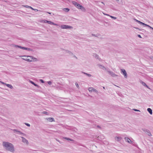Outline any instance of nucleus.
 Segmentation results:
<instances>
[{
  "mask_svg": "<svg viewBox=\"0 0 153 153\" xmlns=\"http://www.w3.org/2000/svg\"><path fill=\"white\" fill-rule=\"evenodd\" d=\"M2 146L7 151L12 152H14L15 149L14 145L11 143L8 142L3 141L2 143Z\"/></svg>",
  "mask_w": 153,
  "mask_h": 153,
  "instance_id": "f257e3e1",
  "label": "nucleus"
},
{
  "mask_svg": "<svg viewBox=\"0 0 153 153\" xmlns=\"http://www.w3.org/2000/svg\"><path fill=\"white\" fill-rule=\"evenodd\" d=\"M20 57H22V59L28 62H31L34 61H36L37 59L35 57H33L32 56H20Z\"/></svg>",
  "mask_w": 153,
  "mask_h": 153,
  "instance_id": "f03ea898",
  "label": "nucleus"
},
{
  "mask_svg": "<svg viewBox=\"0 0 153 153\" xmlns=\"http://www.w3.org/2000/svg\"><path fill=\"white\" fill-rule=\"evenodd\" d=\"M61 28L63 29H71L73 28L72 26L65 25H62L61 26Z\"/></svg>",
  "mask_w": 153,
  "mask_h": 153,
  "instance_id": "7ed1b4c3",
  "label": "nucleus"
},
{
  "mask_svg": "<svg viewBox=\"0 0 153 153\" xmlns=\"http://www.w3.org/2000/svg\"><path fill=\"white\" fill-rule=\"evenodd\" d=\"M76 7L78 9H81L83 11L85 12V9L84 7L79 3L77 4V6H76Z\"/></svg>",
  "mask_w": 153,
  "mask_h": 153,
  "instance_id": "20e7f679",
  "label": "nucleus"
},
{
  "mask_svg": "<svg viewBox=\"0 0 153 153\" xmlns=\"http://www.w3.org/2000/svg\"><path fill=\"white\" fill-rule=\"evenodd\" d=\"M106 71L108 72V74L111 75L112 76H117L118 75L115 74L113 72L111 71L109 69H107Z\"/></svg>",
  "mask_w": 153,
  "mask_h": 153,
  "instance_id": "39448f33",
  "label": "nucleus"
},
{
  "mask_svg": "<svg viewBox=\"0 0 153 153\" xmlns=\"http://www.w3.org/2000/svg\"><path fill=\"white\" fill-rule=\"evenodd\" d=\"M43 21H44L43 22L44 23H48V24H49L50 25H57L56 24H55L51 21H48L46 20H43Z\"/></svg>",
  "mask_w": 153,
  "mask_h": 153,
  "instance_id": "423d86ee",
  "label": "nucleus"
},
{
  "mask_svg": "<svg viewBox=\"0 0 153 153\" xmlns=\"http://www.w3.org/2000/svg\"><path fill=\"white\" fill-rule=\"evenodd\" d=\"M142 130L143 131L145 132L146 134H148V135L149 136H150L152 135L150 131L149 130H147V129H142Z\"/></svg>",
  "mask_w": 153,
  "mask_h": 153,
  "instance_id": "0eeeda50",
  "label": "nucleus"
},
{
  "mask_svg": "<svg viewBox=\"0 0 153 153\" xmlns=\"http://www.w3.org/2000/svg\"><path fill=\"white\" fill-rule=\"evenodd\" d=\"M88 90L90 92H92L94 91L96 93L98 92V91L97 90L92 87H90L88 88Z\"/></svg>",
  "mask_w": 153,
  "mask_h": 153,
  "instance_id": "6e6552de",
  "label": "nucleus"
},
{
  "mask_svg": "<svg viewBox=\"0 0 153 153\" xmlns=\"http://www.w3.org/2000/svg\"><path fill=\"white\" fill-rule=\"evenodd\" d=\"M121 73L123 74L124 75L125 77L126 78L127 76V75L125 70L124 69H121Z\"/></svg>",
  "mask_w": 153,
  "mask_h": 153,
  "instance_id": "1a4fd4ad",
  "label": "nucleus"
},
{
  "mask_svg": "<svg viewBox=\"0 0 153 153\" xmlns=\"http://www.w3.org/2000/svg\"><path fill=\"white\" fill-rule=\"evenodd\" d=\"M21 138L22 139V142L24 143H26L28 145V140H26L25 138L23 137H21Z\"/></svg>",
  "mask_w": 153,
  "mask_h": 153,
  "instance_id": "9d476101",
  "label": "nucleus"
},
{
  "mask_svg": "<svg viewBox=\"0 0 153 153\" xmlns=\"http://www.w3.org/2000/svg\"><path fill=\"white\" fill-rule=\"evenodd\" d=\"M1 83L3 85H6L8 87L11 89L13 88V86L10 84H7L4 83V82H1Z\"/></svg>",
  "mask_w": 153,
  "mask_h": 153,
  "instance_id": "9b49d317",
  "label": "nucleus"
},
{
  "mask_svg": "<svg viewBox=\"0 0 153 153\" xmlns=\"http://www.w3.org/2000/svg\"><path fill=\"white\" fill-rule=\"evenodd\" d=\"M97 66L99 67L100 68L102 69L103 70H105L106 71L107 70V69L104 66L100 65V64H98L97 65Z\"/></svg>",
  "mask_w": 153,
  "mask_h": 153,
  "instance_id": "f8f14e48",
  "label": "nucleus"
},
{
  "mask_svg": "<svg viewBox=\"0 0 153 153\" xmlns=\"http://www.w3.org/2000/svg\"><path fill=\"white\" fill-rule=\"evenodd\" d=\"M122 138L121 137L116 136L115 137V140L117 141H120L121 140Z\"/></svg>",
  "mask_w": 153,
  "mask_h": 153,
  "instance_id": "ddd939ff",
  "label": "nucleus"
},
{
  "mask_svg": "<svg viewBox=\"0 0 153 153\" xmlns=\"http://www.w3.org/2000/svg\"><path fill=\"white\" fill-rule=\"evenodd\" d=\"M46 120L49 121L50 122L55 121V120L54 118L53 117L47 118H46Z\"/></svg>",
  "mask_w": 153,
  "mask_h": 153,
  "instance_id": "4468645a",
  "label": "nucleus"
},
{
  "mask_svg": "<svg viewBox=\"0 0 153 153\" xmlns=\"http://www.w3.org/2000/svg\"><path fill=\"white\" fill-rule=\"evenodd\" d=\"M140 83L142 84L144 86L146 87V88H148V89H150V88L143 81H141L140 82Z\"/></svg>",
  "mask_w": 153,
  "mask_h": 153,
  "instance_id": "2eb2a0df",
  "label": "nucleus"
},
{
  "mask_svg": "<svg viewBox=\"0 0 153 153\" xmlns=\"http://www.w3.org/2000/svg\"><path fill=\"white\" fill-rule=\"evenodd\" d=\"M14 46L16 48H20L23 50H25V49H26L25 47H23L18 45H15Z\"/></svg>",
  "mask_w": 153,
  "mask_h": 153,
  "instance_id": "dca6fc26",
  "label": "nucleus"
},
{
  "mask_svg": "<svg viewBox=\"0 0 153 153\" xmlns=\"http://www.w3.org/2000/svg\"><path fill=\"white\" fill-rule=\"evenodd\" d=\"M124 139L126 142H128L129 143H131L132 142L131 140L128 137H125L124 138Z\"/></svg>",
  "mask_w": 153,
  "mask_h": 153,
  "instance_id": "f3484780",
  "label": "nucleus"
},
{
  "mask_svg": "<svg viewBox=\"0 0 153 153\" xmlns=\"http://www.w3.org/2000/svg\"><path fill=\"white\" fill-rule=\"evenodd\" d=\"M30 82L33 85H34V86H36L38 88H39L40 87L38 85H37V84L35 83L33 81H30Z\"/></svg>",
  "mask_w": 153,
  "mask_h": 153,
  "instance_id": "a211bd4d",
  "label": "nucleus"
},
{
  "mask_svg": "<svg viewBox=\"0 0 153 153\" xmlns=\"http://www.w3.org/2000/svg\"><path fill=\"white\" fill-rule=\"evenodd\" d=\"M93 56L95 57L96 59H99L100 60V58H99V56L96 53H94Z\"/></svg>",
  "mask_w": 153,
  "mask_h": 153,
  "instance_id": "6ab92c4d",
  "label": "nucleus"
},
{
  "mask_svg": "<svg viewBox=\"0 0 153 153\" xmlns=\"http://www.w3.org/2000/svg\"><path fill=\"white\" fill-rule=\"evenodd\" d=\"M147 110L151 114H152V109L151 108H148Z\"/></svg>",
  "mask_w": 153,
  "mask_h": 153,
  "instance_id": "aec40b11",
  "label": "nucleus"
},
{
  "mask_svg": "<svg viewBox=\"0 0 153 153\" xmlns=\"http://www.w3.org/2000/svg\"><path fill=\"white\" fill-rule=\"evenodd\" d=\"M72 3L76 7L78 4V3L75 1H72Z\"/></svg>",
  "mask_w": 153,
  "mask_h": 153,
  "instance_id": "412c9836",
  "label": "nucleus"
},
{
  "mask_svg": "<svg viewBox=\"0 0 153 153\" xmlns=\"http://www.w3.org/2000/svg\"><path fill=\"white\" fill-rule=\"evenodd\" d=\"M63 138L65 139L66 140H70V141H74V140H73L71 139L70 138H68V137H63Z\"/></svg>",
  "mask_w": 153,
  "mask_h": 153,
  "instance_id": "4be33fe9",
  "label": "nucleus"
},
{
  "mask_svg": "<svg viewBox=\"0 0 153 153\" xmlns=\"http://www.w3.org/2000/svg\"><path fill=\"white\" fill-rule=\"evenodd\" d=\"M63 10L66 12H68L70 10V9L68 8H64Z\"/></svg>",
  "mask_w": 153,
  "mask_h": 153,
  "instance_id": "5701e85b",
  "label": "nucleus"
},
{
  "mask_svg": "<svg viewBox=\"0 0 153 153\" xmlns=\"http://www.w3.org/2000/svg\"><path fill=\"white\" fill-rule=\"evenodd\" d=\"M66 51L67 53H68L70 55H72L73 54V53L71 52L68 50H66Z\"/></svg>",
  "mask_w": 153,
  "mask_h": 153,
  "instance_id": "b1692460",
  "label": "nucleus"
},
{
  "mask_svg": "<svg viewBox=\"0 0 153 153\" xmlns=\"http://www.w3.org/2000/svg\"><path fill=\"white\" fill-rule=\"evenodd\" d=\"M82 73L88 76V77H91V75L90 74H87V73H85V72H82Z\"/></svg>",
  "mask_w": 153,
  "mask_h": 153,
  "instance_id": "393cba45",
  "label": "nucleus"
},
{
  "mask_svg": "<svg viewBox=\"0 0 153 153\" xmlns=\"http://www.w3.org/2000/svg\"><path fill=\"white\" fill-rule=\"evenodd\" d=\"M139 24H140V25H144L145 26L146 25V24H145L142 22H140V21H139L138 20V22H137Z\"/></svg>",
  "mask_w": 153,
  "mask_h": 153,
  "instance_id": "a878e982",
  "label": "nucleus"
},
{
  "mask_svg": "<svg viewBox=\"0 0 153 153\" xmlns=\"http://www.w3.org/2000/svg\"><path fill=\"white\" fill-rule=\"evenodd\" d=\"M25 50H27L28 51H32L33 49L30 48H26V49H25Z\"/></svg>",
  "mask_w": 153,
  "mask_h": 153,
  "instance_id": "bb28decb",
  "label": "nucleus"
},
{
  "mask_svg": "<svg viewBox=\"0 0 153 153\" xmlns=\"http://www.w3.org/2000/svg\"><path fill=\"white\" fill-rule=\"evenodd\" d=\"M12 130L14 131V132H15L16 133H19V132L20 131H18V130L16 129H13V130Z\"/></svg>",
  "mask_w": 153,
  "mask_h": 153,
  "instance_id": "cd10ccee",
  "label": "nucleus"
},
{
  "mask_svg": "<svg viewBox=\"0 0 153 153\" xmlns=\"http://www.w3.org/2000/svg\"><path fill=\"white\" fill-rule=\"evenodd\" d=\"M19 133L20 134L22 135H25V134L22 133V132L20 131L19 132Z\"/></svg>",
  "mask_w": 153,
  "mask_h": 153,
  "instance_id": "c85d7f7f",
  "label": "nucleus"
},
{
  "mask_svg": "<svg viewBox=\"0 0 153 153\" xmlns=\"http://www.w3.org/2000/svg\"><path fill=\"white\" fill-rule=\"evenodd\" d=\"M145 26L148 27H149L150 29H152V30H153V28L152 27H151L150 26H149L148 25H147L146 24V25H145Z\"/></svg>",
  "mask_w": 153,
  "mask_h": 153,
  "instance_id": "c756f323",
  "label": "nucleus"
},
{
  "mask_svg": "<svg viewBox=\"0 0 153 153\" xmlns=\"http://www.w3.org/2000/svg\"><path fill=\"white\" fill-rule=\"evenodd\" d=\"M109 16L110 17H111V18L113 19H117V18L113 16H110V15Z\"/></svg>",
  "mask_w": 153,
  "mask_h": 153,
  "instance_id": "7c9ffc66",
  "label": "nucleus"
},
{
  "mask_svg": "<svg viewBox=\"0 0 153 153\" xmlns=\"http://www.w3.org/2000/svg\"><path fill=\"white\" fill-rule=\"evenodd\" d=\"M92 35L93 36H95V37H98V36H99L100 35H96L95 34H92Z\"/></svg>",
  "mask_w": 153,
  "mask_h": 153,
  "instance_id": "2f4dec72",
  "label": "nucleus"
},
{
  "mask_svg": "<svg viewBox=\"0 0 153 153\" xmlns=\"http://www.w3.org/2000/svg\"><path fill=\"white\" fill-rule=\"evenodd\" d=\"M42 113L44 114H46V115H48V112H46V111H44L42 112Z\"/></svg>",
  "mask_w": 153,
  "mask_h": 153,
  "instance_id": "473e14b6",
  "label": "nucleus"
},
{
  "mask_svg": "<svg viewBox=\"0 0 153 153\" xmlns=\"http://www.w3.org/2000/svg\"><path fill=\"white\" fill-rule=\"evenodd\" d=\"M133 110L135 111H140L139 110H137L136 109H133Z\"/></svg>",
  "mask_w": 153,
  "mask_h": 153,
  "instance_id": "72a5a7b5",
  "label": "nucleus"
},
{
  "mask_svg": "<svg viewBox=\"0 0 153 153\" xmlns=\"http://www.w3.org/2000/svg\"><path fill=\"white\" fill-rule=\"evenodd\" d=\"M48 83L49 85H51L52 83V82L50 81L48 82Z\"/></svg>",
  "mask_w": 153,
  "mask_h": 153,
  "instance_id": "f704fd0d",
  "label": "nucleus"
},
{
  "mask_svg": "<svg viewBox=\"0 0 153 153\" xmlns=\"http://www.w3.org/2000/svg\"><path fill=\"white\" fill-rule=\"evenodd\" d=\"M75 85L77 88H78L79 87V86L77 83L76 82L75 83Z\"/></svg>",
  "mask_w": 153,
  "mask_h": 153,
  "instance_id": "c9c22d12",
  "label": "nucleus"
},
{
  "mask_svg": "<svg viewBox=\"0 0 153 153\" xmlns=\"http://www.w3.org/2000/svg\"><path fill=\"white\" fill-rule=\"evenodd\" d=\"M23 6L26 7V8H29L30 6H27V5H23Z\"/></svg>",
  "mask_w": 153,
  "mask_h": 153,
  "instance_id": "e433bc0d",
  "label": "nucleus"
},
{
  "mask_svg": "<svg viewBox=\"0 0 153 153\" xmlns=\"http://www.w3.org/2000/svg\"><path fill=\"white\" fill-rule=\"evenodd\" d=\"M149 58L151 60H153V56H149Z\"/></svg>",
  "mask_w": 153,
  "mask_h": 153,
  "instance_id": "4c0bfd02",
  "label": "nucleus"
},
{
  "mask_svg": "<svg viewBox=\"0 0 153 153\" xmlns=\"http://www.w3.org/2000/svg\"><path fill=\"white\" fill-rule=\"evenodd\" d=\"M25 124L27 126L30 127V124L27 123H25Z\"/></svg>",
  "mask_w": 153,
  "mask_h": 153,
  "instance_id": "58836bf2",
  "label": "nucleus"
},
{
  "mask_svg": "<svg viewBox=\"0 0 153 153\" xmlns=\"http://www.w3.org/2000/svg\"><path fill=\"white\" fill-rule=\"evenodd\" d=\"M40 81L42 83H44V82L42 79H40Z\"/></svg>",
  "mask_w": 153,
  "mask_h": 153,
  "instance_id": "ea45409f",
  "label": "nucleus"
},
{
  "mask_svg": "<svg viewBox=\"0 0 153 153\" xmlns=\"http://www.w3.org/2000/svg\"><path fill=\"white\" fill-rule=\"evenodd\" d=\"M103 13V14L104 15H106V16H109L110 15L108 14H106L105 13Z\"/></svg>",
  "mask_w": 153,
  "mask_h": 153,
  "instance_id": "a19ab883",
  "label": "nucleus"
},
{
  "mask_svg": "<svg viewBox=\"0 0 153 153\" xmlns=\"http://www.w3.org/2000/svg\"><path fill=\"white\" fill-rule=\"evenodd\" d=\"M137 36L140 38H142L141 36L140 35H138Z\"/></svg>",
  "mask_w": 153,
  "mask_h": 153,
  "instance_id": "79ce46f5",
  "label": "nucleus"
},
{
  "mask_svg": "<svg viewBox=\"0 0 153 153\" xmlns=\"http://www.w3.org/2000/svg\"><path fill=\"white\" fill-rule=\"evenodd\" d=\"M97 127L99 128H100V129H101V127L99 126L98 125L97 126Z\"/></svg>",
  "mask_w": 153,
  "mask_h": 153,
  "instance_id": "37998d69",
  "label": "nucleus"
},
{
  "mask_svg": "<svg viewBox=\"0 0 153 153\" xmlns=\"http://www.w3.org/2000/svg\"><path fill=\"white\" fill-rule=\"evenodd\" d=\"M34 10L36 12H37L38 11V10L37 9H34Z\"/></svg>",
  "mask_w": 153,
  "mask_h": 153,
  "instance_id": "c03bdc74",
  "label": "nucleus"
},
{
  "mask_svg": "<svg viewBox=\"0 0 153 153\" xmlns=\"http://www.w3.org/2000/svg\"><path fill=\"white\" fill-rule=\"evenodd\" d=\"M134 20L136 22H138V20H137V19H134Z\"/></svg>",
  "mask_w": 153,
  "mask_h": 153,
  "instance_id": "a18cd8bd",
  "label": "nucleus"
},
{
  "mask_svg": "<svg viewBox=\"0 0 153 153\" xmlns=\"http://www.w3.org/2000/svg\"><path fill=\"white\" fill-rule=\"evenodd\" d=\"M29 8H30L31 9L33 10H34V9L32 7H30V6Z\"/></svg>",
  "mask_w": 153,
  "mask_h": 153,
  "instance_id": "49530a36",
  "label": "nucleus"
},
{
  "mask_svg": "<svg viewBox=\"0 0 153 153\" xmlns=\"http://www.w3.org/2000/svg\"><path fill=\"white\" fill-rule=\"evenodd\" d=\"M56 140L59 142H60V141H59V140H57V139H56Z\"/></svg>",
  "mask_w": 153,
  "mask_h": 153,
  "instance_id": "de8ad7c7",
  "label": "nucleus"
},
{
  "mask_svg": "<svg viewBox=\"0 0 153 153\" xmlns=\"http://www.w3.org/2000/svg\"><path fill=\"white\" fill-rule=\"evenodd\" d=\"M101 3L103 4L104 5H105L104 3L103 2H101Z\"/></svg>",
  "mask_w": 153,
  "mask_h": 153,
  "instance_id": "09e8293b",
  "label": "nucleus"
},
{
  "mask_svg": "<svg viewBox=\"0 0 153 153\" xmlns=\"http://www.w3.org/2000/svg\"><path fill=\"white\" fill-rule=\"evenodd\" d=\"M48 13L49 14H51V13L50 12H48Z\"/></svg>",
  "mask_w": 153,
  "mask_h": 153,
  "instance_id": "8fccbe9b",
  "label": "nucleus"
},
{
  "mask_svg": "<svg viewBox=\"0 0 153 153\" xmlns=\"http://www.w3.org/2000/svg\"><path fill=\"white\" fill-rule=\"evenodd\" d=\"M103 88L104 89H105V87H103Z\"/></svg>",
  "mask_w": 153,
  "mask_h": 153,
  "instance_id": "3c124183",
  "label": "nucleus"
},
{
  "mask_svg": "<svg viewBox=\"0 0 153 153\" xmlns=\"http://www.w3.org/2000/svg\"><path fill=\"white\" fill-rule=\"evenodd\" d=\"M117 1H119V0H116Z\"/></svg>",
  "mask_w": 153,
  "mask_h": 153,
  "instance_id": "603ef678",
  "label": "nucleus"
},
{
  "mask_svg": "<svg viewBox=\"0 0 153 153\" xmlns=\"http://www.w3.org/2000/svg\"><path fill=\"white\" fill-rule=\"evenodd\" d=\"M75 57L76 58H77V57H76L75 56Z\"/></svg>",
  "mask_w": 153,
  "mask_h": 153,
  "instance_id": "864d4df0",
  "label": "nucleus"
},
{
  "mask_svg": "<svg viewBox=\"0 0 153 153\" xmlns=\"http://www.w3.org/2000/svg\"><path fill=\"white\" fill-rule=\"evenodd\" d=\"M1 82H1V81H0V82H1Z\"/></svg>",
  "mask_w": 153,
  "mask_h": 153,
  "instance_id": "5fc2aeb1",
  "label": "nucleus"
}]
</instances>
